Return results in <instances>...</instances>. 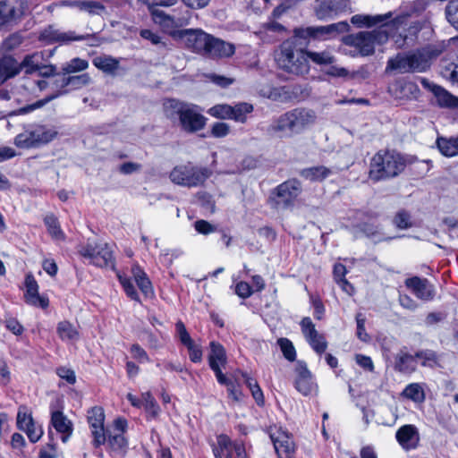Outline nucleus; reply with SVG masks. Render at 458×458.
Here are the masks:
<instances>
[{
	"label": "nucleus",
	"mask_w": 458,
	"mask_h": 458,
	"mask_svg": "<svg viewBox=\"0 0 458 458\" xmlns=\"http://www.w3.org/2000/svg\"><path fill=\"white\" fill-rule=\"evenodd\" d=\"M410 53L398 54L387 61L386 71H396L400 73L411 72Z\"/></svg>",
	"instance_id": "nucleus-31"
},
{
	"label": "nucleus",
	"mask_w": 458,
	"mask_h": 458,
	"mask_svg": "<svg viewBox=\"0 0 458 458\" xmlns=\"http://www.w3.org/2000/svg\"><path fill=\"white\" fill-rule=\"evenodd\" d=\"M317 119L311 109L294 108L274 120L269 131L280 137H293L312 126Z\"/></svg>",
	"instance_id": "nucleus-3"
},
{
	"label": "nucleus",
	"mask_w": 458,
	"mask_h": 458,
	"mask_svg": "<svg viewBox=\"0 0 458 458\" xmlns=\"http://www.w3.org/2000/svg\"><path fill=\"white\" fill-rule=\"evenodd\" d=\"M447 21L456 29H458V0H453L448 3L445 8Z\"/></svg>",
	"instance_id": "nucleus-53"
},
{
	"label": "nucleus",
	"mask_w": 458,
	"mask_h": 458,
	"mask_svg": "<svg viewBox=\"0 0 458 458\" xmlns=\"http://www.w3.org/2000/svg\"><path fill=\"white\" fill-rule=\"evenodd\" d=\"M33 419L30 413H28L25 407H21L17 414V427L21 430H24L28 427H31Z\"/></svg>",
	"instance_id": "nucleus-56"
},
{
	"label": "nucleus",
	"mask_w": 458,
	"mask_h": 458,
	"mask_svg": "<svg viewBox=\"0 0 458 458\" xmlns=\"http://www.w3.org/2000/svg\"><path fill=\"white\" fill-rule=\"evenodd\" d=\"M119 281H120L121 284L123 285V290L126 293V294L128 295V297H130L133 301H139L140 297H139V294H138L132 282L130 279H128L126 277H123L121 276H119Z\"/></svg>",
	"instance_id": "nucleus-58"
},
{
	"label": "nucleus",
	"mask_w": 458,
	"mask_h": 458,
	"mask_svg": "<svg viewBox=\"0 0 458 458\" xmlns=\"http://www.w3.org/2000/svg\"><path fill=\"white\" fill-rule=\"evenodd\" d=\"M210 34L206 33L202 30H182L179 31V38L185 47L197 54L205 55Z\"/></svg>",
	"instance_id": "nucleus-13"
},
{
	"label": "nucleus",
	"mask_w": 458,
	"mask_h": 458,
	"mask_svg": "<svg viewBox=\"0 0 458 458\" xmlns=\"http://www.w3.org/2000/svg\"><path fill=\"white\" fill-rule=\"evenodd\" d=\"M405 285L420 300L430 301L434 298V287L426 278L418 276L408 278L405 281Z\"/></svg>",
	"instance_id": "nucleus-22"
},
{
	"label": "nucleus",
	"mask_w": 458,
	"mask_h": 458,
	"mask_svg": "<svg viewBox=\"0 0 458 458\" xmlns=\"http://www.w3.org/2000/svg\"><path fill=\"white\" fill-rule=\"evenodd\" d=\"M131 272L142 293L147 297L152 296L154 293L152 284L146 273L139 266L132 267Z\"/></svg>",
	"instance_id": "nucleus-33"
},
{
	"label": "nucleus",
	"mask_w": 458,
	"mask_h": 458,
	"mask_svg": "<svg viewBox=\"0 0 458 458\" xmlns=\"http://www.w3.org/2000/svg\"><path fill=\"white\" fill-rule=\"evenodd\" d=\"M186 347L189 351L190 360L192 362L198 363L202 360V349L199 345L195 344L192 341L191 344H187Z\"/></svg>",
	"instance_id": "nucleus-62"
},
{
	"label": "nucleus",
	"mask_w": 458,
	"mask_h": 458,
	"mask_svg": "<svg viewBox=\"0 0 458 458\" xmlns=\"http://www.w3.org/2000/svg\"><path fill=\"white\" fill-rule=\"evenodd\" d=\"M295 388L303 395H309L316 389V384L313 381L312 375L307 366L299 361L295 369Z\"/></svg>",
	"instance_id": "nucleus-19"
},
{
	"label": "nucleus",
	"mask_w": 458,
	"mask_h": 458,
	"mask_svg": "<svg viewBox=\"0 0 458 458\" xmlns=\"http://www.w3.org/2000/svg\"><path fill=\"white\" fill-rule=\"evenodd\" d=\"M195 230L201 234H209L216 231V227L206 220H198L194 223Z\"/></svg>",
	"instance_id": "nucleus-64"
},
{
	"label": "nucleus",
	"mask_w": 458,
	"mask_h": 458,
	"mask_svg": "<svg viewBox=\"0 0 458 458\" xmlns=\"http://www.w3.org/2000/svg\"><path fill=\"white\" fill-rule=\"evenodd\" d=\"M389 90L395 98L399 99L417 98L420 91L415 83L402 81L393 84Z\"/></svg>",
	"instance_id": "nucleus-30"
},
{
	"label": "nucleus",
	"mask_w": 458,
	"mask_h": 458,
	"mask_svg": "<svg viewBox=\"0 0 458 458\" xmlns=\"http://www.w3.org/2000/svg\"><path fill=\"white\" fill-rule=\"evenodd\" d=\"M393 224L401 230L411 228L413 225L411 214L404 209H401L395 214Z\"/></svg>",
	"instance_id": "nucleus-48"
},
{
	"label": "nucleus",
	"mask_w": 458,
	"mask_h": 458,
	"mask_svg": "<svg viewBox=\"0 0 458 458\" xmlns=\"http://www.w3.org/2000/svg\"><path fill=\"white\" fill-rule=\"evenodd\" d=\"M411 72H425L429 67L428 57L420 51L410 53Z\"/></svg>",
	"instance_id": "nucleus-37"
},
{
	"label": "nucleus",
	"mask_w": 458,
	"mask_h": 458,
	"mask_svg": "<svg viewBox=\"0 0 458 458\" xmlns=\"http://www.w3.org/2000/svg\"><path fill=\"white\" fill-rule=\"evenodd\" d=\"M217 445L213 447V454L215 458H225V450H227L231 445V439L228 436L221 434L217 436Z\"/></svg>",
	"instance_id": "nucleus-50"
},
{
	"label": "nucleus",
	"mask_w": 458,
	"mask_h": 458,
	"mask_svg": "<svg viewBox=\"0 0 458 458\" xmlns=\"http://www.w3.org/2000/svg\"><path fill=\"white\" fill-rule=\"evenodd\" d=\"M278 344L285 359L293 361L296 358V352L293 343L287 338L278 339Z\"/></svg>",
	"instance_id": "nucleus-52"
},
{
	"label": "nucleus",
	"mask_w": 458,
	"mask_h": 458,
	"mask_svg": "<svg viewBox=\"0 0 458 458\" xmlns=\"http://www.w3.org/2000/svg\"><path fill=\"white\" fill-rule=\"evenodd\" d=\"M90 82V77L88 73H83L75 76H62L55 80L56 87L60 88L57 94L49 96L44 99L36 101L33 104L27 105L21 107L17 114H25L30 113L38 108L44 106L47 103L55 98L58 96L68 93L70 90H74L88 85Z\"/></svg>",
	"instance_id": "nucleus-6"
},
{
	"label": "nucleus",
	"mask_w": 458,
	"mask_h": 458,
	"mask_svg": "<svg viewBox=\"0 0 458 458\" xmlns=\"http://www.w3.org/2000/svg\"><path fill=\"white\" fill-rule=\"evenodd\" d=\"M211 174L207 167L188 164L175 166L170 173V179L175 184L191 188L202 185Z\"/></svg>",
	"instance_id": "nucleus-8"
},
{
	"label": "nucleus",
	"mask_w": 458,
	"mask_h": 458,
	"mask_svg": "<svg viewBox=\"0 0 458 458\" xmlns=\"http://www.w3.org/2000/svg\"><path fill=\"white\" fill-rule=\"evenodd\" d=\"M232 106L222 104L216 105L213 107L209 108L208 113L216 118L220 119H230V115H232Z\"/></svg>",
	"instance_id": "nucleus-51"
},
{
	"label": "nucleus",
	"mask_w": 458,
	"mask_h": 458,
	"mask_svg": "<svg viewBox=\"0 0 458 458\" xmlns=\"http://www.w3.org/2000/svg\"><path fill=\"white\" fill-rule=\"evenodd\" d=\"M332 174L331 170L326 166H313L302 169L300 173L301 176L310 182L323 181Z\"/></svg>",
	"instance_id": "nucleus-35"
},
{
	"label": "nucleus",
	"mask_w": 458,
	"mask_h": 458,
	"mask_svg": "<svg viewBox=\"0 0 458 458\" xmlns=\"http://www.w3.org/2000/svg\"><path fill=\"white\" fill-rule=\"evenodd\" d=\"M301 39L295 35L284 40L276 52L275 59L278 67L293 75H304L310 71L309 60L306 51L298 46V40Z\"/></svg>",
	"instance_id": "nucleus-2"
},
{
	"label": "nucleus",
	"mask_w": 458,
	"mask_h": 458,
	"mask_svg": "<svg viewBox=\"0 0 458 458\" xmlns=\"http://www.w3.org/2000/svg\"><path fill=\"white\" fill-rule=\"evenodd\" d=\"M381 230L382 228L379 225L374 224H364L361 227V231L367 237L378 242L383 240V233Z\"/></svg>",
	"instance_id": "nucleus-55"
},
{
	"label": "nucleus",
	"mask_w": 458,
	"mask_h": 458,
	"mask_svg": "<svg viewBox=\"0 0 458 458\" xmlns=\"http://www.w3.org/2000/svg\"><path fill=\"white\" fill-rule=\"evenodd\" d=\"M88 66L89 63L86 60L81 58H73L64 67V71L65 73H72L84 71L88 68Z\"/></svg>",
	"instance_id": "nucleus-54"
},
{
	"label": "nucleus",
	"mask_w": 458,
	"mask_h": 458,
	"mask_svg": "<svg viewBox=\"0 0 458 458\" xmlns=\"http://www.w3.org/2000/svg\"><path fill=\"white\" fill-rule=\"evenodd\" d=\"M350 25L347 21H339L326 26H311L295 29V36L302 39L316 38L328 40L336 38L340 34L349 31Z\"/></svg>",
	"instance_id": "nucleus-11"
},
{
	"label": "nucleus",
	"mask_w": 458,
	"mask_h": 458,
	"mask_svg": "<svg viewBox=\"0 0 458 458\" xmlns=\"http://www.w3.org/2000/svg\"><path fill=\"white\" fill-rule=\"evenodd\" d=\"M365 321L366 319L362 314L359 313L356 315L357 337L362 342H368L369 340V335L365 330Z\"/></svg>",
	"instance_id": "nucleus-60"
},
{
	"label": "nucleus",
	"mask_w": 458,
	"mask_h": 458,
	"mask_svg": "<svg viewBox=\"0 0 458 458\" xmlns=\"http://www.w3.org/2000/svg\"><path fill=\"white\" fill-rule=\"evenodd\" d=\"M420 81L423 88L434 94L439 106L445 107H458V98L450 94L444 88L433 83L426 78H420Z\"/></svg>",
	"instance_id": "nucleus-20"
},
{
	"label": "nucleus",
	"mask_w": 458,
	"mask_h": 458,
	"mask_svg": "<svg viewBox=\"0 0 458 458\" xmlns=\"http://www.w3.org/2000/svg\"><path fill=\"white\" fill-rule=\"evenodd\" d=\"M404 157L394 150L381 149L370 160L369 178L374 182L398 176L405 168Z\"/></svg>",
	"instance_id": "nucleus-5"
},
{
	"label": "nucleus",
	"mask_w": 458,
	"mask_h": 458,
	"mask_svg": "<svg viewBox=\"0 0 458 458\" xmlns=\"http://www.w3.org/2000/svg\"><path fill=\"white\" fill-rule=\"evenodd\" d=\"M230 131V126L225 123H215L211 128V134L216 138L225 137Z\"/></svg>",
	"instance_id": "nucleus-63"
},
{
	"label": "nucleus",
	"mask_w": 458,
	"mask_h": 458,
	"mask_svg": "<svg viewBox=\"0 0 458 458\" xmlns=\"http://www.w3.org/2000/svg\"><path fill=\"white\" fill-rule=\"evenodd\" d=\"M42 57V54L38 52L26 55L23 60L19 63L21 65V71L25 69V72L27 74H30L38 70H40Z\"/></svg>",
	"instance_id": "nucleus-39"
},
{
	"label": "nucleus",
	"mask_w": 458,
	"mask_h": 458,
	"mask_svg": "<svg viewBox=\"0 0 458 458\" xmlns=\"http://www.w3.org/2000/svg\"><path fill=\"white\" fill-rule=\"evenodd\" d=\"M242 377L244 380V383L247 385L248 388L251 392L253 398L255 399L258 405L264 404V395L263 392L259 386L256 379L252 378L248 373L242 372Z\"/></svg>",
	"instance_id": "nucleus-41"
},
{
	"label": "nucleus",
	"mask_w": 458,
	"mask_h": 458,
	"mask_svg": "<svg viewBox=\"0 0 458 458\" xmlns=\"http://www.w3.org/2000/svg\"><path fill=\"white\" fill-rule=\"evenodd\" d=\"M301 331L312 349L318 354H322L327 348V343L323 335L315 328L310 318L306 317L301 322Z\"/></svg>",
	"instance_id": "nucleus-17"
},
{
	"label": "nucleus",
	"mask_w": 458,
	"mask_h": 458,
	"mask_svg": "<svg viewBox=\"0 0 458 458\" xmlns=\"http://www.w3.org/2000/svg\"><path fill=\"white\" fill-rule=\"evenodd\" d=\"M106 434V442H107L110 454L112 456L124 457L129 449L128 440L125 438V437L123 434L113 435L109 432Z\"/></svg>",
	"instance_id": "nucleus-28"
},
{
	"label": "nucleus",
	"mask_w": 458,
	"mask_h": 458,
	"mask_svg": "<svg viewBox=\"0 0 458 458\" xmlns=\"http://www.w3.org/2000/svg\"><path fill=\"white\" fill-rule=\"evenodd\" d=\"M284 88H269L267 89H261L260 94L274 101H281L283 95L285 94Z\"/></svg>",
	"instance_id": "nucleus-59"
},
{
	"label": "nucleus",
	"mask_w": 458,
	"mask_h": 458,
	"mask_svg": "<svg viewBox=\"0 0 458 458\" xmlns=\"http://www.w3.org/2000/svg\"><path fill=\"white\" fill-rule=\"evenodd\" d=\"M25 285V297L28 303L43 309L48 306V299L38 294V285L32 275L29 274L26 276Z\"/></svg>",
	"instance_id": "nucleus-26"
},
{
	"label": "nucleus",
	"mask_w": 458,
	"mask_h": 458,
	"mask_svg": "<svg viewBox=\"0 0 458 458\" xmlns=\"http://www.w3.org/2000/svg\"><path fill=\"white\" fill-rule=\"evenodd\" d=\"M225 458H249L246 448L242 441H232L227 450H225Z\"/></svg>",
	"instance_id": "nucleus-46"
},
{
	"label": "nucleus",
	"mask_w": 458,
	"mask_h": 458,
	"mask_svg": "<svg viewBox=\"0 0 458 458\" xmlns=\"http://www.w3.org/2000/svg\"><path fill=\"white\" fill-rule=\"evenodd\" d=\"M394 370L403 374H411L417 369V360L414 355L410 354L404 350L395 355Z\"/></svg>",
	"instance_id": "nucleus-29"
},
{
	"label": "nucleus",
	"mask_w": 458,
	"mask_h": 458,
	"mask_svg": "<svg viewBox=\"0 0 458 458\" xmlns=\"http://www.w3.org/2000/svg\"><path fill=\"white\" fill-rule=\"evenodd\" d=\"M104 422L105 412L102 407L95 406L88 411V423L93 437L92 445L96 448L104 445L106 440Z\"/></svg>",
	"instance_id": "nucleus-14"
},
{
	"label": "nucleus",
	"mask_w": 458,
	"mask_h": 458,
	"mask_svg": "<svg viewBox=\"0 0 458 458\" xmlns=\"http://www.w3.org/2000/svg\"><path fill=\"white\" fill-rule=\"evenodd\" d=\"M350 10L348 0H323L316 7V15L319 20H330Z\"/></svg>",
	"instance_id": "nucleus-15"
},
{
	"label": "nucleus",
	"mask_w": 458,
	"mask_h": 458,
	"mask_svg": "<svg viewBox=\"0 0 458 458\" xmlns=\"http://www.w3.org/2000/svg\"><path fill=\"white\" fill-rule=\"evenodd\" d=\"M232 115L230 119L239 123H245L247 120V114L253 111V106L248 103H239L234 106H232Z\"/></svg>",
	"instance_id": "nucleus-43"
},
{
	"label": "nucleus",
	"mask_w": 458,
	"mask_h": 458,
	"mask_svg": "<svg viewBox=\"0 0 458 458\" xmlns=\"http://www.w3.org/2000/svg\"><path fill=\"white\" fill-rule=\"evenodd\" d=\"M45 225L49 234L55 240H64V233L62 231L57 218L54 215H47L44 218Z\"/></svg>",
	"instance_id": "nucleus-42"
},
{
	"label": "nucleus",
	"mask_w": 458,
	"mask_h": 458,
	"mask_svg": "<svg viewBox=\"0 0 458 458\" xmlns=\"http://www.w3.org/2000/svg\"><path fill=\"white\" fill-rule=\"evenodd\" d=\"M270 438L279 458H292L295 446L292 437L286 432L270 433Z\"/></svg>",
	"instance_id": "nucleus-21"
},
{
	"label": "nucleus",
	"mask_w": 458,
	"mask_h": 458,
	"mask_svg": "<svg viewBox=\"0 0 458 458\" xmlns=\"http://www.w3.org/2000/svg\"><path fill=\"white\" fill-rule=\"evenodd\" d=\"M403 396L413 401L414 403H423L426 395L422 385L419 383H411L406 386L402 393Z\"/></svg>",
	"instance_id": "nucleus-38"
},
{
	"label": "nucleus",
	"mask_w": 458,
	"mask_h": 458,
	"mask_svg": "<svg viewBox=\"0 0 458 458\" xmlns=\"http://www.w3.org/2000/svg\"><path fill=\"white\" fill-rule=\"evenodd\" d=\"M141 397L144 409L148 415L153 419L157 418L159 415L160 407L153 395L149 392H146L142 394Z\"/></svg>",
	"instance_id": "nucleus-44"
},
{
	"label": "nucleus",
	"mask_w": 458,
	"mask_h": 458,
	"mask_svg": "<svg viewBox=\"0 0 458 458\" xmlns=\"http://www.w3.org/2000/svg\"><path fill=\"white\" fill-rule=\"evenodd\" d=\"M79 253L97 267H114L113 250L106 242L88 241L80 247Z\"/></svg>",
	"instance_id": "nucleus-9"
},
{
	"label": "nucleus",
	"mask_w": 458,
	"mask_h": 458,
	"mask_svg": "<svg viewBox=\"0 0 458 458\" xmlns=\"http://www.w3.org/2000/svg\"><path fill=\"white\" fill-rule=\"evenodd\" d=\"M23 431L26 432L29 439L32 443L38 442L43 435V430H42L41 427L37 426L34 421L32 422L31 427L30 426V427L26 428Z\"/></svg>",
	"instance_id": "nucleus-61"
},
{
	"label": "nucleus",
	"mask_w": 458,
	"mask_h": 458,
	"mask_svg": "<svg viewBox=\"0 0 458 458\" xmlns=\"http://www.w3.org/2000/svg\"><path fill=\"white\" fill-rule=\"evenodd\" d=\"M92 63L98 69L107 74H114L119 68V61L108 55L96 56Z\"/></svg>",
	"instance_id": "nucleus-36"
},
{
	"label": "nucleus",
	"mask_w": 458,
	"mask_h": 458,
	"mask_svg": "<svg viewBox=\"0 0 458 458\" xmlns=\"http://www.w3.org/2000/svg\"><path fill=\"white\" fill-rule=\"evenodd\" d=\"M164 113L174 125L187 133L197 132L206 125L207 118L201 114V109L191 103L167 99L164 103Z\"/></svg>",
	"instance_id": "nucleus-1"
},
{
	"label": "nucleus",
	"mask_w": 458,
	"mask_h": 458,
	"mask_svg": "<svg viewBox=\"0 0 458 458\" xmlns=\"http://www.w3.org/2000/svg\"><path fill=\"white\" fill-rule=\"evenodd\" d=\"M56 332L63 341H73L78 339L79 333L72 323L64 320L57 324Z\"/></svg>",
	"instance_id": "nucleus-40"
},
{
	"label": "nucleus",
	"mask_w": 458,
	"mask_h": 458,
	"mask_svg": "<svg viewBox=\"0 0 458 458\" xmlns=\"http://www.w3.org/2000/svg\"><path fill=\"white\" fill-rule=\"evenodd\" d=\"M56 135L57 131L54 128L38 125L18 134L14 143L19 148H34L50 142Z\"/></svg>",
	"instance_id": "nucleus-12"
},
{
	"label": "nucleus",
	"mask_w": 458,
	"mask_h": 458,
	"mask_svg": "<svg viewBox=\"0 0 458 458\" xmlns=\"http://www.w3.org/2000/svg\"><path fill=\"white\" fill-rule=\"evenodd\" d=\"M301 191V182L296 179H290L273 190L269 201L276 208H288L293 205Z\"/></svg>",
	"instance_id": "nucleus-10"
},
{
	"label": "nucleus",
	"mask_w": 458,
	"mask_h": 458,
	"mask_svg": "<svg viewBox=\"0 0 458 458\" xmlns=\"http://www.w3.org/2000/svg\"><path fill=\"white\" fill-rule=\"evenodd\" d=\"M22 43V37L19 34H12L2 43V48L4 51H12L17 48Z\"/></svg>",
	"instance_id": "nucleus-57"
},
{
	"label": "nucleus",
	"mask_w": 458,
	"mask_h": 458,
	"mask_svg": "<svg viewBox=\"0 0 458 458\" xmlns=\"http://www.w3.org/2000/svg\"><path fill=\"white\" fill-rule=\"evenodd\" d=\"M21 72L19 62L12 55L0 58V85L17 76Z\"/></svg>",
	"instance_id": "nucleus-27"
},
{
	"label": "nucleus",
	"mask_w": 458,
	"mask_h": 458,
	"mask_svg": "<svg viewBox=\"0 0 458 458\" xmlns=\"http://www.w3.org/2000/svg\"><path fill=\"white\" fill-rule=\"evenodd\" d=\"M428 4V0H416L412 3L411 12H403L394 17L392 12L377 15L356 14L352 17L351 22L360 28L383 23L380 27H386V31L389 34V30L405 28L411 14L423 12Z\"/></svg>",
	"instance_id": "nucleus-4"
},
{
	"label": "nucleus",
	"mask_w": 458,
	"mask_h": 458,
	"mask_svg": "<svg viewBox=\"0 0 458 458\" xmlns=\"http://www.w3.org/2000/svg\"><path fill=\"white\" fill-rule=\"evenodd\" d=\"M234 46L222 39L210 36L207 51L204 55L212 58L229 57L234 54Z\"/></svg>",
	"instance_id": "nucleus-24"
},
{
	"label": "nucleus",
	"mask_w": 458,
	"mask_h": 458,
	"mask_svg": "<svg viewBox=\"0 0 458 458\" xmlns=\"http://www.w3.org/2000/svg\"><path fill=\"white\" fill-rule=\"evenodd\" d=\"M307 59H310L316 64H331L335 62V57L329 51L313 52L306 51Z\"/></svg>",
	"instance_id": "nucleus-47"
},
{
	"label": "nucleus",
	"mask_w": 458,
	"mask_h": 458,
	"mask_svg": "<svg viewBox=\"0 0 458 458\" xmlns=\"http://www.w3.org/2000/svg\"><path fill=\"white\" fill-rule=\"evenodd\" d=\"M437 145L442 155L454 157L458 154V135L450 138L439 137Z\"/></svg>",
	"instance_id": "nucleus-34"
},
{
	"label": "nucleus",
	"mask_w": 458,
	"mask_h": 458,
	"mask_svg": "<svg viewBox=\"0 0 458 458\" xmlns=\"http://www.w3.org/2000/svg\"><path fill=\"white\" fill-rule=\"evenodd\" d=\"M210 353L208 355V363L210 369L216 366L224 367L226 363L225 350L222 344L216 342L210 343Z\"/></svg>",
	"instance_id": "nucleus-32"
},
{
	"label": "nucleus",
	"mask_w": 458,
	"mask_h": 458,
	"mask_svg": "<svg viewBox=\"0 0 458 458\" xmlns=\"http://www.w3.org/2000/svg\"><path fill=\"white\" fill-rule=\"evenodd\" d=\"M388 40L386 27H378L371 31H361L355 35H349L344 43L356 47L363 56L374 53L376 45H383Z\"/></svg>",
	"instance_id": "nucleus-7"
},
{
	"label": "nucleus",
	"mask_w": 458,
	"mask_h": 458,
	"mask_svg": "<svg viewBox=\"0 0 458 458\" xmlns=\"http://www.w3.org/2000/svg\"><path fill=\"white\" fill-rule=\"evenodd\" d=\"M415 359L421 360L420 364L423 367L434 368L437 363V357L432 350H421L415 353Z\"/></svg>",
	"instance_id": "nucleus-49"
},
{
	"label": "nucleus",
	"mask_w": 458,
	"mask_h": 458,
	"mask_svg": "<svg viewBox=\"0 0 458 458\" xmlns=\"http://www.w3.org/2000/svg\"><path fill=\"white\" fill-rule=\"evenodd\" d=\"M39 39L47 43H68L71 41L81 40L82 37L76 36L73 31H61L55 26L49 25L40 32Z\"/></svg>",
	"instance_id": "nucleus-23"
},
{
	"label": "nucleus",
	"mask_w": 458,
	"mask_h": 458,
	"mask_svg": "<svg viewBox=\"0 0 458 458\" xmlns=\"http://www.w3.org/2000/svg\"><path fill=\"white\" fill-rule=\"evenodd\" d=\"M440 73L443 78L458 84V53L455 62L447 63L441 66Z\"/></svg>",
	"instance_id": "nucleus-45"
},
{
	"label": "nucleus",
	"mask_w": 458,
	"mask_h": 458,
	"mask_svg": "<svg viewBox=\"0 0 458 458\" xmlns=\"http://www.w3.org/2000/svg\"><path fill=\"white\" fill-rule=\"evenodd\" d=\"M395 438L403 450L410 451L419 445L420 433L414 425L407 424L398 428Z\"/></svg>",
	"instance_id": "nucleus-18"
},
{
	"label": "nucleus",
	"mask_w": 458,
	"mask_h": 458,
	"mask_svg": "<svg viewBox=\"0 0 458 458\" xmlns=\"http://www.w3.org/2000/svg\"><path fill=\"white\" fill-rule=\"evenodd\" d=\"M27 8L25 0H4L0 2V26L20 19Z\"/></svg>",
	"instance_id": "nucleus-16"
},
{
	"label": "nucleus",
	"mask_w": 458,
	"mask_h": 458,
	"mask_svg": "<svg viewBox=\"0 0 458 458\" xmlns=\"http://www.w3.org/2000/svg\"><path fill=\"white\" fill-rule=\"evenodd\" d=\"M50 424L57 433L61 434V438L64 443H65L72 434L73 424L63 411H52Z\"/></svg>",
	"instance_id": "nucleus-25"
}]
</instances>
